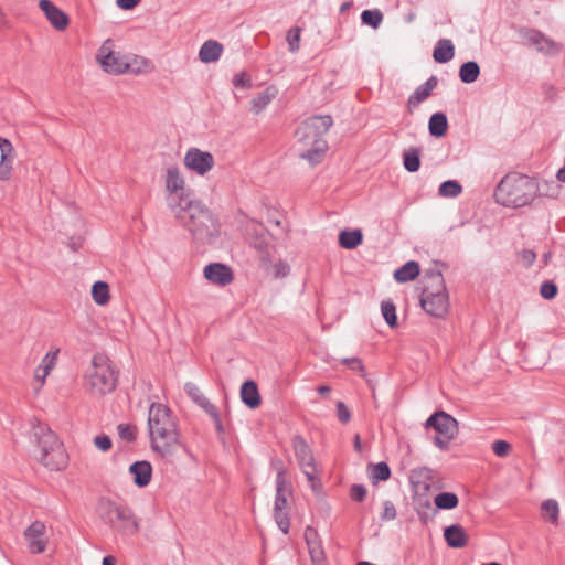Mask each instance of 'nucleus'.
Instances as JSON below:
<instances>
[{
	"label": "nucleus",
	"mask_w": 565,
	"mask_h": 565,
	"mask_svg": "<svg viewBox=\"0 0 565 565\" xmlns=\"http://www.w3.org/2000/svg\"><path fill=\"white\" fill-rule=\"evenodd\" d=\"M148 429L151 449L166 460H172L182 447L178 418L171 409L152 403L148 412Z\"/></svg>",
	"instance_id": "nucleus-1"
},
{
	"label": "nucleus",
	"mask_w": 565,
	"mask_h": 565,
	"mask_svg": "<svg viewBox=\"0 0 565 565\" xmlns=\"http://www.w3.org/2000/svg\"><path fill=\"white\" fill-rule=\"evenodd\" d=\"M181 203L172 202V214L192 238L201 244L211 243L220 235V222L202 202L193 199Z\"/></svg>",
	"instance_id": "nucleus-2"
},
{
	"label": "nucleus",
	"mask_w": 565,
	"mask_h": 565,
	"mask_svg": "<svg viewBox=\"0 0 565 565\" xmlns=\"http://www.w3.org/2000/svg\"><path fill=\"white\" fill-rule=\"evenodd\" d=\"M333 125L330 115L312 116L303 120L297 128L295 135L297 143L302 147L299 157L307 160L311 166L320 163L328 150L324 135Z\"/></svg>",
	"instance_id": "nucleus-3"
},
{
	"label": "nucleus",
	"mask_w": 565,
	"mask_h": 565,
	"mask_svg": "<svg viewBox=\"0 0 565 565\" xmlns=\"http://www.w3.org/2000/svg\"><path fill=\"white\" fill-rule=\"evenodd\" d=\"M96 513L99 520L118 535L134 536L140 530L138 516L125 502L102 497L97 501Z\"/></svg>",
	"instance_id": "nucleus-4"
},
{
	"label": "nucleus",
	"mask_w": 565,
	"mask_h": 565,
	"mask_svg": "<svg viewBox=\"0 0 565 565\" xmlns=\"http://www.w3.org/2000/svg\"><path fill=\"white\" fill-rule=\"evenodd\" d=\"M539 183L534 179L519 174H507L494 190L497 203L507 207H521L530 204L539 191Z\"/></svg>",
	"instance_id": "nucleus-5"
},
{
	"label": "nucleus",
	"mask_w": 565,
	"mask_h": 565,
	"mask_svg": "<svg viewBox=\"0 0 565 565\" xmlns=\"http://www.w3.org/2000/svg\"><path fill=\"white\" fill-rule=\"evenodd\" d=\"M118 371L105 354H95L84 375V386L90 395L102 396L113 392L117 385Z\"/></svg>",
	"instance_id": "nucleus-6"
},
{
	"label": "nucleus",
	"mask_w": 565,
	"mask_h": 565,
	"mask_svg": "<svg viewBox=\"0 0 565 565\" xmlns=\"http://www.w3.org/2000/svg\"><path fill=\"white\" fill-rule=\"evenodd\" d=\"M424 280L420 306L431 317L443 318L449 309L443 275L439 270L430 269L425 271Z\"/></svg>",
	"instance_id": "nucleus-7"
},
{
	"label": "nucleus",
	"mask_w": 565,
	"mask_h": 565,
	"mask_svg": "<svg viewBox=\"0 0 565 565\" xmlns=\"http://www.w3.org/2000/svg\"><path fill=\"white\" fill-rule=\"evenodd\" d=\"M32 429V436L41 449L40 462L50 470L62 469L66 465V455L56 435L40 423L33 424Z\"/></svg>",
	"instance_id": "nucleus-8"
},
{
	"label": "nucleus",
	"mask_w": 565,
	"mask_h": 565,
	"mask_svg": "<svg viewBox=\"0 0 565 565\" xmlns=\"http://www.w3.org/2000/svg\"><path fill=\"white\" fill-rule=\"evenodd\" d=\"M425 426L426 428L431 427L437 431V436L434 438V444L441 450H446L449 441L458 434L457 420L443 411L429 416Z\"/></svg>",
	"instance_id": "nucleus-9"
},
{
	"label": "nucleus",
	"mask_w": 565,
	"mask_h": 565,
	"mask_svg": "<svg viewBox=\"0 0 565 565\" xmlns=\"http://www.w3.org/2000/svg\"><path fill=\"white\" fill-rule=\"evenodd\" d=\"M114 41L107 39L98 49L96 61L100 67L108 74L119 75L127 73L129 70L128 56L114 50Z\"/></svg>",
	"instance_id": "nucleus-10"
},
{
	"label": "nucleus",
	"mask_w": 565,
	"mask_h": 565,
	"mask_svg": "<svg viewBox=\"0 0 565 565\" xmlns=\"http://www.w3.org/2000/svg\"><path fill=\"white\" fill-rule=\"evenodd\" d=\"M166 191H167V204L172 212V202L181 203L184 201H192V194L190 190L185 188V180L180 172V169L175 166L167 168L166 172Z\"/></svg>",
	"instance_id": "nucleus-11"
},
{
	"label": "nucleus",
	"mask_w": 565,
	"mask_h": 565,
	"mask_svg": "<svg viewBox=\"0 0 565 565\" xmlns=\"http://www.w3.org/2000/svg\"><path fill=\"white\" fill-rule=\"evenodd\" d=\"M292 445L295 449V455L298 460V463L307 477L308 481L311 483V487L316 488V478H317V468L315 465V459L311 454V449L303 438L296 436L292 439Z\"/></svg>",
	"instance_id": "nucleus-12"
},
{
	"label": "nucleus",
	"mask_w": 565,
	"mask_h": 565,
	"mask_svg": "<svg viewBox=\"0 0 565 565\" xmlns=\"http://www.w3.org/2000/svg\"><path fill=\"white\" fill-rule=\"evenodd\" d=\"M215 164L214 157L209 151L190 148L184 156V166L198 175H205Z\"/></svg>",
	"instance_id": "nucleus-13"
},
{
	"label": "nucleus",
	"mask_w": 565,
	"mask_h": 565,
	"mask_svg": "<svg viewBox=\"0 0 565 565\" xmlns=\"http://www.w3.org/2000/svg\"><path fill=\"white\" fill-rule=\"evenodd\" d=\"M39 8L50 24L57 31H64L70 24L68 15L57 8L51 0H40Z\"/></svg>",
	"instance_id": "nucleus-14"
},
{
	"label": "nucleus",
	"mask_w": 565,
	"mask_h": 565,
	"mask_svg": "<svg viewBox=\"0 0 565 565\" xmlns=\"http://www.w3.org/2000/svg\"><path fill=\"white\" fill-rule=\"evenodd\" d=\"M203 274L206 280L222 287L230 285L234 279L231 267L222 263L209 264L204 267Z\"/></svg>",
	"instance_id": "nucleus-15"
},
{
	"label": "nucleus",
	"mask_w": 565,
	"mask_h": 565,
	"mask_svg": "<svg viewBox=\"0 0 565 565\" xmlns=\"http://www.w3.org/2000/svg\"><path fill=\"white\" fill-rule=\"evenodd\" d=\"M524 36L539 52L546 55H556L562 49L561 44L554 42L537 30H529L525 32Z\"/></svg>",
	"instance_id": "nucleus-16"
},
{
	"label": "nucleus",
	"mask_w": 565,
	"mask_h": 565,
	"mask_svg": "<svg viewBox=\"0 0 565 565\" xmlns=\"http://www.w3.org/2000/svg\"><path fill=\"white\" fill-rule=\"evenodd\" d=\"M45 533V525L43 522H33L24 532V537L28 541L29 548L34 554H40L46 548V541L43 540Z\"/></svg>",
	"instance_id": "nucleus-17"
},
{
	"label": "nucleus",
	"mask_w": 565,
	"mask_h": 565,
	"mask_svg": "<svg viewBox=\"0 0 565 565\" xmlns=\"http://www.w3.org/2000/svg\"><path fill=\"white\" fill-rule=\"evenodd\" d=\"M14 157L12 143L0 136V180L7 181L10 179Z\"/></svg>",
	"instance_id": "nucleus-18"
},
{
	"label": "nucleus",
	"mask_w": 565,
	"mask_h": 565,
	"mask_svg": "<svg viewBox=\"0 0 565 565\" xmlns=\"http://www.w3.org/2000/svg\"><path fill=\"white\" fill-rule=\"evenodd\" d=\"M438 79L436 76H430L424 84L419 85L415 92L408 97L407 108L412 113L420 103L426 100L433 89L437 86Z\"/></svg>",
	"instance_id": "nucleus-19"
},
{
	"label": "nucleus",
	"mask_w": 565,
	"mask_h": 565,
	"mask_svg": "<svg viewBox=\"0 0 565 565\" xmlns=\"http://www.w3.org/2000/svg\"><path fill=\"white\" fill-rule=\"evenodd\" d=\"M129 472L134 477V483L139 488H143L151 481L152 467L149 461H136L129 467Z\"/></svg>",
	"instance_id": "nucleus-20"
},
{
	"label": "nucleus",
	"mask_w": 565,
	"mask_h": 565,
	"mask_svg": "<svg viewBox=\"0 0 565 565\" xmlns=\"http://www.w3.org/2000/svg\"><path fill=\"white\" fill-rule=\"evenodd\" d=\"M291 494L290 487L285 478L282 470L277 472L276 477V495H275V510L287 509L288 497Z\"/></svg>",
	"instance_id": "nucleus-21"
},
{
	"label": "nucleus",
	"mask_w": 565,
	"mask_h": 565,
	"mask_svg": "<svg viewBox=\"0 0 565 565\" xmlns=\"http://www.w3.org/2000/svg\"><path fill=\"white\" fill-rule=\"evenodd\" d=\"M444 537L447 544L454 548H461L467 545L468 535L459 524H452L444 530Z\"/></svg>",
	"instance_id": "nucleus-22"
},
{
	"label": "nucleus",
	"mask_w": 565,
	"mask_h": 565,
	"mask_svg": "<svg viewBox=\"0 0 565 565\" xmlns=\"http://www.w3.org/2000/svg\"><path fill=\"white\" fill-rule=\"evenodd\" d=\"M241 398L243 403L252 409L259 407L262 398L257 384L254 381L248 380L243 383L241 387Z\"/></svg>",
	"instance_id": "nucleus-23"
},
{
	"label": "nucleus",
	"mask_w": 565,
	"mask_h": 565,
	"mask_svg": "<svg viewBox=\"0 0 565 565\" xmlns=\"http://www.w3.org/2000/svg\"><path fill=\"white\" fill-rule=\"evenodd\" d=\"M223 53V45L215 40L204 42L199 51V58L203 63L216 62Z\"/></svg>",
	"instance_id": "nucleus-24"
},
{
	"label": "nucleus",
	"mask_w": 565,
	"mask_h": 565,
	"mask_svg": "<svg viewBox=\"0 0 565 565\" xmlns=\"http://www.w3.org/2000/svg\"><path fill=\"white\" fill-rule=\"evenodd\" d=\"M317 532L311 526H308L305 531V539L309 548V553L311 556L312 562L315 563H321L324 558L323 551L321 548V545L317 541Z\"/></svg>",
	"instance_id": "nucleus-25"
},
{
	"label": "nucleus",
	"mask_w": 565,
	"mask_h": 565,
	"mask_svg": "<svg viewBox=\"0 0 565 565\" xmlns=\"http://www.w3.org/2000/svg\"><path fill=\"white\" fill-rule=\"evenodd\" d=\"M454 55L455 46L448 39L439 40L433 52V57L437 63H447L454 58Z\"/></svg>",
	"instance_id": "nucleus-26"
},
{
	"label": "nucleus",
	"mask_w": 565,
	"mask_h": 565,
	"mask_svg": "<svg viewBox=\"0 0 565 565\" xmlns=\"http://www.w3.org/2000/svg\"><path fill=\"white\" fill-rule=\"evenodd\" d=\"M448 129V120L444 113H435L430 116L428 130L433 137H444Z\"/></svg>",
	"instance_id": "nucleus-27"
},
{
	"label": "nucleus",
	"mask_w": 565,
	"mask_h": 565,
	"mask_svg": "<svg viewBox=\"0 0 565 565\" xmlns=\"http://www.w3.org/2000/svg\"><path fill=\"white\" fill-rule=\"evenodd\" d=\"M419 274V265L414 260H409L394 273V278L398 282H407L415 279Z\"/></svg>",
	"instance_id": "nucleus-28"
},
{
	"label": "nucleus",
	"mask_w": 565,
	"mask_h": 565,
	"mask_svg": "<svg viewBox=\"0 0 565 565\" xmlns=\"http://www.w3.org/2000/svg\"><path fill=\"white\" fill-rule=\"evenodd\" d=\"M363 241V235L360 230L341 231L339 234V244L345 249H353L358 247Z\"/></svg>",
	"instance_id": "nucleus-29"
},
{
	"label": "nucleus",
	"mask_w": 565,
	"mask_h": 565,
	"mask_svg": "<svg viewBox=\"0 0 565 565\" xmlns=\"http://www.w3.org/2000/svg\"><path fill=\"white\" fill-rule=\"evenodd\" d=\"M480 67L477 62L469 61L463 63L459 68V78L465 84H471L478 79Z\"/></svg>",
	"instance_id": "nucleus-30"
},
{
	"label": "nucleus",
	"mask_w": 565,
	"mask_h": 565,
	"mask_svg": "<svg viewBox=\"0 0 565 565\" xmlns=\"http://www.w3.org/2000/svg\"><path fill=\"white\" fill-rule=\"evenodd\" d=\"M542 518L550 523L557 525L559 516V507L556 500L547 499L541 504Z\"/></svg>",
	"instance_id": "nucleus-31"
},
{
	"label": "nucleus",
	"mask_w": 565,
	"mask_h": 565,
	"mask_svg": "<svg viewBox=\"0 0 565 565\" xmlns=\"http://www.w3.org/2000/svg\"><path fill=\"white\" fill-rule=\"evenodd\" d=\"M403 164L408 172H416L420 168V150L412 147L403 154Z\"/></svg>",
	"instance_id": "nucleus-32"
},
{
	"label": "nucleus",
	"mask_w": 565,
	"mask_h": 565,
	"mask_svg": "<svg viewBox=\"0 0 565 565\" xmlns=\"http://www.w3.org/2000/svg\"><path fill=\"white\" fill-rule=\"evenodd\" d=\"M92 297L98 306H105L109 302V287L105 281H96L92 287Z\"/></svg>",
	"instance_id": "nucleus-33"
},
{
	"label": "nucleus",
	"mask_w": 565,
	"mask_h": 565,
	"mask_svg": "<svg viewBox=\"0 0 565 565\" xmlns=\"http://www.w3.org/2000/svg\"><path fill=\"white\" fill-rule=\"evenodd\" d=\"M128 60H129V70L127 73L137 75V74L148 73L153 70L152 62L145 57L135 55L132 57H128Z\"/></svg>",
	"instance_id": "nucleus-34"
},
{
	"label": "nucleus",
	"mask_w": 565,
	"mask_h": 565,
	"mask_svg": "<svg viewBox=\"0 0 565 565\" xmlns=\"http://www.w3.org/2000/svg\"><path fill=\"white\" fill-rule=\"evenodd\" d=\"M369 471L373 484H376L379 481H386L391 477V469L386 462L370 465Z\"/></svg>",
	"instance_id": "nucleus-35"
},
{
	"label": "nucleus",
	"mask_w": 565,
	"mask_h": 565,
	"mask_svg": "<svg viewBox=\"0 0 565 565\" xmlns=\"http://www.w3.org/2000/svg\"><path fill=\"white\" fill-rule=\"evenodd\" d=\"M415 509H416L419 520L424 524H427L431 520L434 510H433V505H431L429 499H427V498L417 499L415 501Z\"/></svg>",
	"instance_id": "nucleus-36"
},
{
	"label": "nucleus",
	"mask_w": 565,
	"mask_h": 565,
	"mask_svg": "<svg viewBox=\"0 0 565 565\" xmlns=\"http://www.w3.org/2000/svg\"><path fill=\"white\" fill-rule=\"evenodd\" d=\"M274 98V94L266 89L259 94H257L250 102V110L258 115L260 114L271 102Z\"/></svg>",
	"instance_id": "nucleus-37"
},
{
	"label": "nucleus",
	"mask_w": 565,
	"mask_h": 565,
	"mask_svg": "<svg viewBox=\"0 0 565 565\" xmlns=\"http://www.w3.org/2000/svg\"><path fill=\"white\" fill-rule=\"evenodd\" d=\"M434 502L438 509L451 510L458 505L459 500L452 492H441L435 497Z\"/></svg>",
	"instance_id": "nucleus-38"
},
{
	"label": "nucleus",
	"mask_w": 565,
	"mask_h": 565,
	"mask_svg": "<svg viewBox=\"0 0 565 565\" xmlns=\"http://www.w3.org/2000/svg\"><path fill=\"white\" fill-rule=\"evenodd\" d=\"M537 183H539L540 189L536 194L540 196H547V198L555 199L561 193V185L554 181H545L544 180V181H541Z\"/></svg>",
	"instance_id": "nucleus-39"
},
{
	"label": "nucleus",
	"mask_w": 565,
	"mask_h": 565,
	"mask_svg": "<svg viewBox=\"0 0 565 565\" xmlns=\"http://www.w3.org/2000/svg\"><path fill=\"white\" fill-rule=\"evenodd\" d=\"M381 311L384 320L391 328H395L397 326V316H396V307L391 301H383L381 303Z\"/></svg>",
	"instance_id": "nucleus-40"
},
{
	"label": "nucleus",
	"mask_w": 565,
	"mask_h": 565,
	"mask_svg": "<svg viewBox=\"0 0 565 565\" xmlns=\"http://www.w3.org/2000/svg\"><path fill=\"white\" fill-rule=\"evenodd\" d=\"M361 21L363 24L377 29L383 21V13L377 9L364 10L361 14Z\"/></svg>",
	"instance_id": "nucleus-41"
},
{
	"label": "nucleus",
	"mask_w": 565,
	"mask_h": 565,
	"mask_svg": "<svg viewBox=\"0 0 565 565\" xmlns=\"http://www.w3.org/2000/svg\"><path fill=\"white\" fill-rule=\"evenodd\" d=\"M462 191V186L457 181H445L439 186V194L441 196L456 198Z\"/></svg>",
	"instance_id": "nucleus-42"
},
{
	"label": "nucleus",
	"mask_w": 565,
	"mask_h": 565,
	"mask_svg": "<svg viewBox=\"0 0 565 565\" xmlns=\"http://www.w3.org/2000/svg\"><path fill=\"white\" fill-rule=\"evenodd\" d=\"M199 406L202 409H204L205 413L209 414L213 418L217 431L222 433L223 426H222V423L220 419L217 408L209 401V398L204 399V402L202 404H200Z\"/></svg>",
	"instance_id": "nucleus-43"
},
{
	"label": "nucleus",
	"mask_w": 565,
	"mask_h": 565,
	"mask_svg": "<svg viewBox=\"0 0 565 565\" xmlns=\"http://www.w3.org/2000/svg\"><path fill=\"white\" fill-rule=\"evenodd\" d=\"M274 518H275V521H276L278 527L282 531V533L288 534L289 529H290V520L288 516L287 509H282V510L274 509Z\"/></svg>",
	"instance_id": "nucleus-44"
},
{
	"label": "nucleus",
	"mask_w": 565,
	"mask_h": 565,
	"mask_svg": "<svg viewBox=\"0 0 565 565\" xmlns=\"http://www.w3.org/2000/svg\"><path fill=\"white\" fill-rule=\"evenodd\" d=\"M118 435L122 440L135 441L137 438V427L131 424H119L117 426Z\"/></svg>",
	"instance_id": "nucleus-45"
},
{
	"label": "nucleus",
	"mask_w": 565,
	"mask_h": 565,
	"mask_svg": "<svg viewBox=\"0 0 565 565\" xmlns=\"http://www.w3.org/2000/svg\"><path fill=\"white\" fill-rule=\"evenodd\" d=\"M184 391L189 395V397L199 406L206 399L207 397L201 392L200 387L194 383H185Z\"/></svg>",
	"instance_id": "nucleus-46"
},
{
	"label": "nucleus",
	"mask_w": 565,
	"mask_h": 565,
	"mask_svg": "<svg viewBox=\"0 0 565 565\" xmlns=\"http://www.w3.org/2000/svg\"><path fill=\"white\" fill-rule=\"evenodd\" d=\"M300 28L291 29L287 34V42L289 45V51L295 53L299 50L300 44Z\"/></svg>",
	"instance_id": "nucleus-47"
},
{
	"label": "nucleus",
	"mask_w": 565,
	"mask_h": 565,
	"mask_svg": "<svg viewBox=\"0 0 565 565\" xmlns=\"http://www.w3.org/2000/svg\"><path fill=\"white\" fill-rule=\"evenodd\" d=\"M540 295L544 299H553L557 295V286L553 281H544L540 287Z\"/></svg>",
	"instance_id": "nucleus-48"
},
{
	"label": "nucleus",
	"mask_w": 565,
	"mask_h": 565,
	"mask_svg": "<svg viewBox=\"0 0 565 565\" xmlns=\"http://www.w3.org/2000/svg\"><path fill=\"white\" fill-rule=\"evenodd\" d=\"M492 451L498 456V457H507L511 450V446L508 441L505 440H495L492 443Z\"/></svg>",
	"instance_id": "nucleus-49"
},
{
	"label": "nucleus",
	"mask_w": 565,
	"mask_h": 565,
	"mask_svg": "<svg viewBox=\"0 0 565 565\" xmlns=\"http://www.w3.org/2000/svg\"><path fill=\"white\" fill-rule=\"evenodd\" d=\"M396 509L392 501L386 500L383 503V512L381 514L382 521H392L396 518Z\"/></svg>",
	"instance_id": "nucleus-50"
},
{
	"label": "nucleus",
	"mask_w": 565,
	"mask_h": 565,
	"mask_svg": "<svg viewBox=\"0 0 565 565\" xmlns=\"http://www.w3.org/2000/svg\"><path fill=\"white\" fill-rule=\"evenodd\" d=\"M273 269H274L273 275L275 278H285L290 273L289 265L281 259L274 264Z\"/></svg>",
	"instance_id": "nucleus-51"
},
{
	"label": "nucleus",
	"mask_w": 565,
	"mask_h": 565,
	"mask_svg": "<svg viewBox=\"0 0 565 565\" xmlns=\"http://www.w3.org/2000/svg\"><path fill=\"white\" fill-rule=\"evenodd\" d=\"M94 445L97 449L106 452V451L110 450V448L113 446V441L109 436L103 434V435H97L94 438Z\"/></svg>",
	"instance_id": "nucleus-52"
},
{
	"label": "nucleus",
	"mask_w": 565,
	"mask_h": 565,
	"mask_svg": "<svg viewBox=\"0 0 565 565\" xmlns=\"http://www.w3.org/2000/svg\"><path fill=\"white\" fill-rule=\"evenodd\" d=\"M342 363L348 365L352 371L359 372L362 376L365 375L364 365L359 358H348L343 359Z\"/></svg>",
	"instance_id": "nucleus-53"
},
{
	"label": "nucleus",
	"mask_w": 565,
	"mask_h": 565,
	"mask_svg": "<svg viewBox=\"0 0 565 565\" xmlns=\"http://www.w3.org/2000/svg\"><path fill=\"white\" fill-rule=\"evenodd\" d=\"M58 350L54 352H49L40 363V366L43 367L45 371L51 372L56 363L57 360Z\"/></svg>",
	"instance_id": "nucleus-54"
},
{
	"label": "nucleus",
	"mask_w": 565,
	"mask_h": 565,
	"mask_svg": "<svg viewBox=\"0 0 565 565\" xmlns=\"http://www.w3.org/2000/svg\"><path fill=\"white\" fill-rule=\"evenodd\" d=\"M337 416L338 419L343 424L349 423L351 419V412L349 411L347 405L341 401L337 403Z\"/></svg>",
	"instance_id": "nucleus-55"
},
{
	"label": "nucleus",
	"mask_w": 565,
	"mask_h": 565,
	"mask_svg": "<svg viewBox=\"0 0 565 565\" xmlns=\"http://www.w3.org/2000/svg\"><path fill=\"white\" fill-rule=\"evenodd\" d=\"M350 497L353 501H363L366 497V488L363 484H353L350 490Z\"/></svg>",
	"instance_id": "nucleus-56"
},
{
	"label": "nucleus",
	"mask_w": 565,
	"mask_h": 565,
	"mask_svg": "<svg viewBox=\"0 0 565 565\" xmlns=\"http://www.w3.org/2000/svg\"><path fill=\"white\" fill-rule=\"evenodd\" d=\"M519 258L524 267H530L536 259V254L531 249H523L519 254Z\"/></svg>",
	"instance_id": "nucleus-57"
},
{
	"label": "nucleus",
	"mask_w": 565,
	"mask_h": 565,
	"mask_svg": "<svg viewBox=\"0 0 565 565\" xmlns=\"http://www.w3.org/2000/svg\"><path fill=\"white\" fill-rule=\"evenodd\" d=\"M233 85L235 87L245 88V87L250 86V82H249V78L246 77L245 73H238V74H235V76L233 78Z\"/></svg>",
	"instance_id": "nucleus-58"
},
{
	"label": "nucleus",
	"mask_w": 565,
	"mask_h": 565,
	"mask_svg": "<svg viewBox=\"0 0 565 565\" xmlns=\"http://www.w3.org/2000/svg\"><path fill=\"white\" fill-rule=\"evenodd\" d=\"M252 244L258 250H264L267 248L268 237L264 230H263V233L259 235V237L255 238Z\"/></svg>",
	"instance_id": "nucleus-59"
},
{
	"label": "nucleus",
	"mask_w": 565,
	"mask_h": 565,
	"mask_svg": "<svg viewBox=\"0 0 565 565\" xmlns=\"http://www.w3.org/2000/svg\"><path fill=\"white\" fill-rule=\"evenodd\" d=\"M49 374H50V372L45 371L40 365L35 369L34 380L39 382V387L36 390H39L43 386L45 379L47 377Z\"/></svg>",
	"instance_id": "nucleus-60"
},
{
	"label": "nucleus",
	"mask_w": 565,
	"mask_h": 565,
	"mask_svg": "<svg viewBox=\"0 0 565 565\" xmlns=\"http://www.w3.org/2000/svg\"><path fill=\"white\" fill-rule=\"evenodd\" d=\"M140 0H116L117 6L124 10H130L135 8Z\"/></svg>",
	"instance_id": "nucleus-61"
},
{
	"label": "nucleus",
	"mask_w": 565,
	"mask_h": 565,
	"mask_svg": "<svg viewBox=\"0 0 565 565\" xmlns=\"http://www.w3.org/2000/svg\"><path fill=\"white\" fill-rule=\"evenodd\" d=\"M317 392L320 395H328L331 392V387L328 385H321L317 387Z\"/></svg>",
	"instance_id": "nucleus-62"
},
{
	"label": "nucleus",
	"mask_w": 565,
	"mask_h": 565,
	"mask_svg": "<svg viewBox=\"0 0 565 565\" xmlns=\"http://www.w3.org/2000/svg\"><path fill=\"white\" fill-rule=\"evenodd\" d=\"M103 565H116V559L114 556H105L103 558Z\"/></svg>",
	"instance_id": "nucleus-63"
},
{
	"label": "nucleus",
	"mask_w": 565,
	"mask_h": 565,
	"mask_svg": "<svg viewBox=\"0 0 565 565\" xmlns=\"http://www.w3.org/2000/svg\"><path fill=\"white\" fill-rule=\"evenodd\" d=\"M354 448L356 450H360V448H361V441H360V436L359 435H356L355 438H354Z\"/></svg>",
	"instance_id": "nucleus-64"
}]
</instances>
